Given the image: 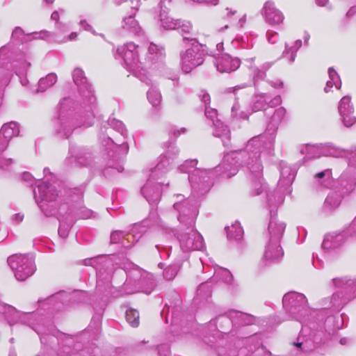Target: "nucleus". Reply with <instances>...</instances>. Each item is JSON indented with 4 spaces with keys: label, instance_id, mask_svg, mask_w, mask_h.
Masks as SVG:
<instances>
[{
    "label": "nucleus",
    "instance_id": "nucleus-43",
    "mask_svg": "<svg viewBox=\"0 0 356 356\" xmlns=\"http://www.w3.org/2000/svg\"><path fill=\"white\" fill-rule=\"evenodd\" d=\"M270 254L272 255V256H273V254H274V250H273V249L272 248H270ZM282 256L283 255H280V256L276 257H272V258H270V257H266V250H264V259L266 261V264L275 262L277 260H279Z\"/></svg>",
    "mask_w": 356,
    "mask_h": 356
},
{
    "label": "nucleus",
    "instance_id": "nucleus-16",
    "mask_svg": "<svg viewBox=\"0 0 356 356\" xmlns=\"http://www.w3.org/2000/svg\"><path fill=\"white\" fill-rule=\"evenodd\" d=\"M241 65L240 60L232 58L225 54L218 56L216 59V66L218 71L221 73H230L236 70Z\"/></svg>",
    "mask_w": 356,
    "mask_h": 356
},
{
    "label": "nucleus",
    "instance_id": "nucleus-27",
    "mask_svg": "<svg viewBox=\"0 0 356 356\" xmlns=\"http://www.w3.org/2000/svg\"><path fill=\"white\" fill-rule=\"evenodd\" d=\"M147 99L153 106H158L161 102V95L156 87H152L147 92Z\"/></svg>",
    "mask_w": 356,
    "mask_h": 356
},
{
    "label": "nucleus",
    "instance_id": "nucleus-20",
    "mask_svg": "<svg viewBox=\"0 0 356 356\" xmlns=\"http://www.w3.org/2000/svg\"><path fill=\"white\" fill-rule=\"evenodd\" d=\"M160 20L161 26L166 30L177 29L180 24V20L172 18L165 12V10H162L161 12Z\"/></svg>",
    "mask_w": 356,
    "mask_h": 356
},
{
    "label": "nucleus",
    "instance_id": "nucleus-21",
    "mask_svg": "<svg viewBox=\"0 0 356 356\" xmlns=\"http://www.w3.org/2000/svg\"><path fill=\"white\" fill-rule=\"evenodd\" d=\"M57 81V76L54 73L48 74L45 77L41 78L38 82V92H44L54 86Z\"/></svg>",
    "mask_w": 356,
    "mask_h": 356
},
{
    "label": "nucleus",
    "instance_id": "nucleus-40",
    "mask_svg": "<svg viewBox=\"0 0 356 356\" xmlns=\"http://www.w3.org/2000/svg\"><path fill=\"white\" fill-rule=\"evenodd\" d=\"M177 270L175 267L170 266L165 269L163 275L167 280H172L177 275Z\"/></svg>",
    "mask_w": 356,
    "mask_h": 356
},
{
    "label": "nucleus",
    "instance_id": "nucleus-17",
    "mask_svg": "<svg viewBox=\"0 0 356 356\" xmlns=\"http://www.w3.org/2000/svg\"><path fill=\"white\" fill-rule=\"evenodd\" d=\"M262 14L266 22L271 25H277L284 20L282 13L279 10L272 1H266L262 10Z\"/></svg>",
    "mask_w": 356,
    "mask_h": 356
},
{
    "label": "nucleus",
    "instance_id": "nucleus-56",
    "mask_svg": "<svg viewBox=\"0 0 356 356\" xmlns=\"http://www.w3.org/2000/svg\"><path fill=\"white\" fill-rule=\"evenodd\" d=\"M131 4H132V8L134 9V13H135L137 10V9L138 8V7L140 6V1L139 0H136L135 1H132Z\"/></svg>",
    "mask_w": 356,
    "mask_h": 356
},
{
    "label": "nucleus",
    "instance_id": "nucleus-9",
    "mask_svg": "<svg viewBox=\"0 0 356 356\" xmlns=\"http://www.w3.org/2000/svg\"><path fill=\"white\" fill-rule=\"evenodd\" d=\"M137 48L135 44L129 42L117 49L118 57L121 58L127 67L133 71H137L138 68Z\"/></svg>",
    "mask_w": 356,
    "mask_h": 356
},
{
    "label": "nucleus",
    "instance_id": "nucleus-46",
    "mask_svg": "<svg viewBox=\"0 0 356 356\" xmlns=\"http://www.w3.org/2000/svg\"><path fill=\"white\" fill-rule=\"evenodd\" d=\"M24 34L23 30L19 27H16L12 33V38L13 39H21L22 36Z\"/></svg>",
    "mask_w": 356,
    "mask_h": 356
},
{
    "label": "nucleus",
    "instance_id": "nucleus-53",
    "mask_svg": "<svg viewBox=\"0 0 356 356\" xmlns=\"http://www.w3.org/2000/svg\"><path fill=\"white\" fill-rule=\"evenodd\" d=\"M280 102H281L280 97L279 96H277L276 97L274 98V99L273 101L268 102V104H269L270 106H273L274 105L280 104Z\"/></svg>",
    "mask_w": 356,
    "mask_h": 356
},
{
    "label": "nucleus",
    "instance_id": "nucleus-25",
    "mask_svg": "<svg viewBox=\"0 0 356 356\" xmlns=\"http://www.w3.org/2000/svg\"><path fill=\"white\" fill-rule=\"evenodd\" d=\"M249 113V110L242 108L238 101L232 107V115L236 118L245 119L248 118Z\"/></svg>",
    "mask_w": 356,
    "mask_h": 356
},
{
    "label": "nucleus",
    "instance_id": "nucleus-15",
    "mask_svg": "<svg viewBox=\"0 0 356 356\" xmlns=\"http://www.w3.org/2000/svg\"><path fill=\"white\" fill-rule=\"evenodd\" d=\"M19 134V125L15 122L4 124L0 129V154L8 146L13 138Z\"/></svg>",
    "mask_w": 356,
    "mask_h": 356
},
{
    "label": "nucleus",
    "instance_id": "nucleus-61",
    "mask_svg": "<svg viewBox=\"0 0 356 356\" xmlns=\"http://www.w3.org/2000/svg\"><path fill=\"white\" fill-rule=\"evenodd\" d=\"M70 102V99H63V102L61 103V106L63 107V108H64V107L67 105H68Z\"/></svg>",
    "mask_w": 356,
    "mask_h": 356
},
{
    "label": "nucleus",
    "instance_id": "nucleus-62",
    "mask_svg": "<svg viewBox=\"0 0 356 356\" xmlns=\"http://www.w3.org/2000/svg\"><path fill=\"white\" fill-rule=\"evenodd\" d=\"M327 0H316V3L321 6H323L326 4Z\"/></svg>",
    "mask_w": 356,
    "mask_h": 356
},
{
    "label": "nucleus",
    "instance_id": "nucleus-52",
    "mask_svg": "<svg viewBox=\"0 0 356 356\" xmlns=\"http://www.w3.org/2000/svg\"><path fill=\"white\" fill-rule=\"evenodd\" d=\"M201 98L202 101L205 104L206 106L210 103V96L209 94L204 92Z\"/></svg>",
    "mask_w": 356,
    "mask_h": 356
},
{
    "label": "nucleus",
    "instance_id": "nucleus-29",
    "mask_svg": "<svg viewBox=\"0 0 356 356\" xmlns=\"http://www.w3.org/2000/svg\"><path fill=\"white\" fill-rule=\"evenodd\" d=\"M213 278H218L226 283H230L232 281V275L225 268H219L216 270Z\"/></svg>",
    "mask_w": 356,
    "mask_h": 356
},
{
    "label": "nucleus",
    "instance_id": "nucleus-26",
    "mask_svg": "<svg viewBox=\"0 0 356 356\" xmlns=\"http://www.w3.org/2000/svg\"><path fill=\"white\" fill-rule=\"evenodd\" d=\"M122 26L123 29L134 33H138L140 29L138 22L134 18L133 15L124 17Z\"/></svg>",
    "mask_w": 356,
    "mask_h": 356
},
{
    "label": "nucleus",
    "instance_id": "nucleus-1",
    "mask_svg": "<svg viewBox=\"0 0 356 356\" xmlns=\"http://www.w3.org/2000/svg\"><path fill=\"white\" fill-rule=\"evenodd\" d=\"M34 196L41 209L45 215L51 216L53 210L58 206V200L60 199L55 186H47L42 183L34 190Z\"/></svg>",
    "mask_w": 356,
    "mask_h": 356
},
{
    "label": "nucleus",
    "instance_id": "nucleus-34",
    "mask_svg": "<svg viewBox=\"0 0 356 356\" xmlns=\"http://www.w3.org/2000/svg\"><path fill=\"white\" fill-rule=\"evenodd\" d=\"M295 300L300 301L302 303L306 302V298L304 295L300 293H289L284 296L283 303L284 305L293 304Z\"/></svg>",
    "mask_w": 356,
    "mask_h": 356
},
{
    "label": "nucleus",
    "instance_id": "nucleus-55",
    "mask_svg": "<svg viewBox=\"0 0 356 356\" xmlns=\"http://www.w3.org/2000/svg\"><path fill=\"white\" fill-rule=\"evenodd\" d=\"M186 129L184 128H182L180 130L173 129L172 130V133L175 137H177L179 135H180L181 132L184 133Z\"/></svg>",
    "mask_w": 356,
    "mask_h": 356
},
{
    "label": "nucleus",
    "instance_id": "nucleus-33",
    "mask_svg": "<svg viewBox=\"0 0 356 356\" xmlns=\"http://www.w3.org/2000/svg\"><path fill=\"white\" fill-rule=\"evenodd\" d=\"M126 318L132 327H137L139 325V313L135 309H127L126 312Z\"/></svg>",
    "mask_w": 356,
    "mask_h": 356
},
{
    "label": "nucleus",
    "instance_id": "nucleus-39",
    "mask_svg": "<svg viewBox=\"0 0 356 356\" xmlns=\"http://www.w3.org/2000/svg\"><path fill=\"white\" fill-rule=\"evenodd\" d=\"M247 165L250 170L254 172H259L262 170L261 165L257 158H255L254 161L252 159L251 162L248 161Z\"/></svg>",
    "mask_w": 356,
    "mask_h": 356
},
{
    "label": "nucleus",
    "instance_id": "nucleus-58",
    "mask_svg": "<svg viewBox=\"0 0 356 356\" xmlns=\"http://www.w3.org/2000/svg\"><path fill=\"white\" fill-rule=\"evenodd\" d=\"M157 50V47L155 44H151L149 47V51L151 53H156Z\"/></svg>",
    "mask_w": 356,
    "mask_h": 356
},
{
    "label": "nucleus",
    "instance_id": "nucleus-59",
    "mask_svg": "<svg viewBox=\"0 0 356 356\" xmlns=\"http://www.w3.org/2000/svg\"><path fill=\"white\" fill-rule=\"evenodd\" d=\"M51 18L54 20H56L57 21L59 18V14L57 11H54L51 15Z\"/></svg>",
    "mask_w": 356,
    "mask_h": 356
},
{
    "label": "nucleus",
    "instance_id": "nucleus-41",
    "mask_svg": "<svg viewBox=\"0 0 356 356\" xmlns=\"http://www.w3.org/2000/svg\"><path fill=\"white\" fill-rule=\"evenodd\" d=\"M205 115L207 118H210L211 122L216 120L217 111L210 107L206 106L205 108Z\"/></svg>",
    "mask_w": 356,
    "mask_h": 356
},
{
    "label": "nucleus",
    "instance_id": "nucleus-49",
    "mask_svg": "<svg viewBox=\"0 0 356 356\" xmlns=\"http://www.w3.org/2000/svg\"><path fill=\"white\" fill-rule=\"evenodd\" d=\"M194 2L205 3L208 5L216 6L218 3V0H193Z\"/></svg>",
    "mask_w": 356,
    "mask_h": 356
},
{
    "label": "nucleus",
    "instance_id": "nucleus-42",
    "mask_svg": "<svg viewBox=\"0 0 356 356\" xmlns=\"http://www.w3.org/2000/svg\"><path fill=\"white\" fill-rule=\"evenodd\" d=\"M124 237L123 233L119 231H115L111 233V242L112 243H119Z\"/></svg>",
    "mask_w": 356,
    "mask_h": 356
},
{
    "label": "nucleus",
    "instance_id": "nucleus-22",
    "mask_svg": "<svg viewBox=\"0 0 356 356\" xmlns=\"http://www.w3.org/2000/svg\"><path fill=\"white\" fill-rule=\"evenodd\" d=\"M226 229L229 238L239 240L243 236V231L238 222H235L231 226L227 227Z\"/></svg>",
    "mask_w": 356,
    "mask_h": 356
},
{
    "label": "nucleus",
    "instance_id": "nucleus-24",
    "mask_svg": "<svg viewBox=\"0 0 356 356\" xmlns=\"http://www.w3.org/2000/svg\"><path fill=\"white\" fill-rule=\"evenodd\" d=\"M301 46L302 41L300 40L295 41L292 46L289 47V44H286V49L283 54L284 57L287 58L289 56V60L290 62L294 61L296 53Z\"/></svg>",
    "mask_w": 356,
    "mask_h": 356
},
{
    "label": "nucleus",
    "instance_id": "nucleus-28",
    "mask_svg": "<svg viewBox=\"0 0 356 356\" xmlns=\"http://www.w3.org/2000/svg\"><path fill=\"white\" fill-rule=\"evenodd\" d=\"M67 32L65 29H60L55 33V40L58 42H65L69 40H74L77 37L76 32H72L69 35H65L64 33Z\"/></svg>",
    "mask_w": 356,
    "mask_h": 356
},
{
    "label": "nucleus",
    "instance_id": "nucleus-4",
    "mask_svg": "<svg viewBox=\"0 0 356 356\" xmlns=\"http://www.w3.org/2000/svg\"><path fill=\"white\" fill-rule=\"evenodd\" d=\"M178 239L183 252L200 251L204 248L203 237L193 227L181 230Z\"/></svg>",
    "mask_w": 356,
    "mask_h": 356
},
{
    "label": "nucleus",
    "instance_id": "nucleus-54",
    "mask_svg": "<svg viewBox=\"0 0 356 356\" xmlns=\"http://www.w3.org/2000/svg\"><path fill=\"white\" fill-rule=\"evenodd\" d=\"M186 204H187L186 202H184V203H177V202H176V203L174 204V207H175V209H177L178 211H181L182 207H185Z\"/></svg>",
    "mask_w": 356,
    "mask_h": 356
},
{
    "label": "nucleus",
    "instance_id": "nucleus-32",
    "mask_svg": "<svg viewBox=\"0 0 356 356\" xmlns=\"http://www.w3.org/2000/svg\"><path fill=\"white\" fill-rule=\"evenodd\" d=\"M253 58L247 59L246 62L249 63V68L253 75L254 79H264L266 76L265 71L262 69H259L257 66L252 63Z\"/></svg>",
    "mask_w": 356,
    "mask_h": 356
},
{
    "label": "nucleus",
    "instance_id": "nucleus-64",
    "mask_svg": "<svg viewBox=\"0 0 356 356\" xmlns=\"http://www.w3.org/2000/svg\"><path fill=\"white\" fill-rule=\"evenodd\" d=\"M216 47H217V50L218 51H222L223 49V44L221 42V43H218L217 45H216Z\"/></svg>",
    "mask_w": 356,
    "mask_h": 356
},
{
    "label": "nucleus",
    "instance_id": "nucleus-12",
    "mask_svg": "<svg viewBox=\"0 0 356 356\" xmlns=\"http://www.w3.org/2000/svg\"><path fill=\"white\" fill-rule=\"evenodd\" d=\"M54 126L58 134L68 137L72 133V131L75 128L80 127L81 124L75 121L71 114L62 111Z\"/></svg>",
    "mask_w": 356,
    "mask_h": 356
},
{
    "label": "nucleus",
    "instance_id": "nucleus-13",
    "mask_svg": "<svg viewBox=\"0 0 356 356\" xmlns=\"http://www.w3.org/2000/svg\"><path fill=\"white\" fill-rule=\"evenodd\" d=\"M338 111L346 127H350L355 124L356 117L354 115V108L350 97L344 96L341 98L339 104Z\"/></svg>",
    "mask_w": 356,
    "mask_h": 356
},
{
    "label": "nucleus",
    "instance_id": "nucleus-19",
    "mask_svg": "<svg viewBox=\"0 0 356 356\" xmlns=\"http://www.w3.org/2000/svg\"><path fill=\"white\" fill-rule=\"evenodd\" d=\"M329 79L327 81L326 86L324 88L325 92H328L334 86L337 89H340L341 86V81L337 72L333 67L328 69Z\"/></svg>",
    "mask_w": 356,
    "mask_h": 356
},
{
    "label": "nucleus",
    "instance_id": "nucleus-47",
    "mask_svg": "<svg viewBox=\"0 0 356 356\" xmlns=\"http://www.w3.org/2000/svg\"><path fill=\"white\" fill-rule=\"evenodd\" d=\"M13 161L11 159H6L3 157L0 158V168H6L11 165Z\"/></svg>",
    "mask_w": 356,
    "mask_h": 356
},
{
    "label": "nucleus",
    "instance_id": "nucleus-18",
    "mask_svg": "<svg viewBox=\"0 0 356 356\" xmlns=\"http://www.w3.org/2000/svg\"><path fill=\"white\" fill-rule=\"evenodd\" d=\"M344 241L343 236L341 234H327L322 243L325 250H331L339 247Z\"/></svg>",
    "mask_w": 356,
    "mask_h": 356
},
{
    "label": "nucleus",
    "instance_id": "nucleus-31",
    "mask_svg": "<svg viewBox=\"0 0 356 356\" xmlns=\"http://www.w3.org/2000/svg\"><path fill=\"white\" fill-rule=\"evenodd\" d=\"M286 114V111L284 108L280 107L275 110L273 114L270 118V123L273 127H277L284 119Z\"/></svg>",
    "mask_w": 356,
    "mask_h": 356
},
{
    "label": "nucleus",
    "instance_id": "nucleus-45",
    "mask_svg": "<svg viewBox=\"0 0 356 356\" xmlns=\"http://www.w3.org/2000/svg\"><path fill=\"white\" fill-rule=\"evenodd\" d=\"M10 53L9 46H3L0 49V61L3 60Z\"/></svg>",
    "mask_w": 356,
    "mask_h": 356
},
{
    "label": "nucleus",
    "instance_id": "nucleus-35",
    "mask_svg": "<svg viewBox=\"0 0 356 356\" xmlns=\"http://www.w3.org/2000/svg\"><path fill=\"white\" fill-rule=\"evenodd\" d=\"M284 201V197L281 194L270 193L268 195V202L270 207L276 208Z\"/></svg>",
    "mask_w": 356,
    "mask_h": 356
},
{
    "label": "nucleus",
    "instance_id": "nucleus-37",
    "mask_svg": "<svg viewBox=\"0 0 356 356\" xmlns=\"http://www.w3.org/2000/svg\"><path fill=\"white\" fill-rule=\"evenodd\" d=\"M341 203V197L335 193L330 194L326 200L325 204L332 208L338 207Z\"/></svg>",
    "mask_w": 356,
    "mask_h": 356
},
{
    "label": "nucleus",
    "instance_id": "nucleus-11",
    "mask_svg": "<svg viewBox=\"0 0 356 356\" xmlns=\"http://www.w3.org/2000/svg\"><path fill=\"white\" fill-rule=\"evenodd\" d=\"M242 152H232L225 156L222 163L216 168L217 172L227 177L235 175L238 171V161L243 157Z\"/></svg>",
    "mask_w": 356,
    "mask_h": 356
},
{
    "label": "nucleus",
    "instance_id": "nucleus-30",
    "mask_svg": "<svg viewBox=\"0 0 356 356\" xmlns=\"http://www.w3.org/2000/svg\"><path fill=\"white\" fill-rule=\"evenodd\" d=\"M269 97L266 95H258L255 97L253 106L251 108L252 111H257L261 109H264L267 101L269 99Z\"/></svg>",
    "mask_w": 356,
    "mask_h": 356
},
{
    "label": "nucleus",
    "instance_id": "nucleus-38",
    "mask_svg": "<svg viewBox=\"0 0 356 356\" xmlns=\"http://www.w3.org/2000/svg\"><path fill=\"white\" fill-rule=\"evenodd\" d=\"M179 29L184 38H188L187 35L189 34L192 30V25L189 22H181L177 28Z\"/></svg>",
    "mask_w": 356,
    "mask_h": 356
},
{
    "label": "nucleus",
    "instance_id": "nucleus-51",
    "mask_svg": "<svg viewBox=\"0 0 356 356\" xmlns=\"http://www.w3.org/2000/svg\"><path fill=\"white\" fill-rule=\"evenodd\" d=\"M30 66V63H28V62H24L23 63H22V67H20V69L19 70V73H21V74H23L24 73L26 70L29 68V67Z\"/></svg>",
    "mask_w": 356,
    "mask_h": 356
},
{
    "label": "nucleus",
    "instance_id": "nucleus-7",
    "mask_svg": "<svg viewBox=\"0 0 356 356\" xmlns=\"http://www.w3.org/2000/svg\"><path fill=\"white\" fill-rule=\"evenodd\" d=\"M166 163H169L168 160L161 161L157 164L155 169L152 171L151 177L141 189L143 195L149 202H154L159 200L161 194L160 183H154V177L157 175L159 171L162 170Z\"/></svg>",
    "mask_w": 356,
    "mask_h": 356
},
{
    "label": "nucleus",
    "instance_id": "nucleus-44",
    "mask_svg": "<svg viewBox=\"0 0 356 356\" xmlns=\"http://www.w3.org/2000/svg\"><path fill=\"white\" fill-rule=\"evenodd\" d=\"M79 25L82 27L85 31H90L93 34H96L95 31L93 30L91 25H90L86 20H81L79 22Z\"/></svg>",
    "mask_w": 356,
    "mask_h": 356
},
{
    "label": "nucleus",
    "instance_id": "nucleus-5",
    "mask_svg": "<svg viewBox=\"0 0 356 356\" xmlns=\"http://www.w3.org/2000/svg\"><path fill=\"white\" fill-rule=\"evenodd\" d=\"M204 62V51L198 45L188 47L180 52V67L184 73H189Z\"/></svg>",
    "mask_w": 356,
    "mask_h": 356
},
{
    "label": "nucleus",
    "instance_id": "nucleus-48",
    "mask_svg": "<svg viewBox=\"0 0 356 356\" xmlns=\"http://www.w3.org/2000/svg\"><path fill=\"white\" fill-rule=\"evenodd\" d=\"M92 211L89 209H84L83 211L79 214V217L81 218H89L92 216Z\"/></svg>",
    "mask_w": 356,
    "mask_h": 356
},
{
    "label": "nucleus",
    "instance_id": "nucleus-63",
    "mask_svg": "<svg viewBox=\"0 0 356 356\" xmlns=\"http://www.w3.org/2000/svg\"><path fill=\"white\" fill-rule=\"evenodd\" d=\"M236 13V11L235 10H229L227 9V15L229 17L232 15H234V14Z\"/></svg>",
    "mask_w": 356,
    "mask_h": 356
},
{
    "label": "nucleus",
    "instance_id": "nucleus-3",
    "mask_svg": "<svg viewBox=\"0 0 356 356\" xmlns=\"http://www.w3.org/2000/svg\"><path fill=\"white\" fill-rule=\"evenodd\" d=\"M286 225L283 222L277 220L276 218H272L268 225L269 241L266 246V256L270 257V248L274 250L273 257L283 255L284 252L280 245V239L285 230Z\"/></svg>",
    "mask_w": 356,
    "mask_h": 356
},
{
    "label": "nucleus",
    "instance_id": "nucleus-60",
    "mask_svg": "<svg viewBox=\"0 0 356 356\" xmlns=\"http://www.w3.org/2000/svg\"><path fill=\"white\" fill-rule=\"evenodd\" d=\"M122 149L124 151L125 153L128 152L129 147L127 143L123 142L121 145Z\"/></svg>",
    "mask_w": 356,
    "mask_h": 356
},
{
    "label": "nucleus",
    "instance_id": "nucleus-57",
    "mask_svg": "<svg viewBox=\"0 0 356 356\" xmlns=\"http://www.w3.org/2000/svg\"><path fill=\"white\" fill-rule=\"evenodd\" d=\"M268 41L270 42H271L272 44L275 43L277 39V34H275V35H272L271 37L269 36V35H268Z\"/></svg>",
    "mask_w": 356,
    "mask_h": 356
},
{
    "label": "nucleus",
    "instance_id": "nucleus-10",
    "mask_svg": "<svg viewBox=\"0 0 356 356\" xmlns=\"http://www.w3.org/2000/svg\"><path fill=\"white\" fill-rule=\"evenodd\" d=\"M310 149L317 153V156H331L334 158L347 157L354 152L356 153V149L353 150L346 149L333 144H321L310 147Z\"/></svg>",
    "mask_w": 356,
    "mask_h": 356
},
{
    "label": "nucleus",
    "instance_id": "nucleus-36",
    "mask_svg": "<svg viewBox=\"0 0 356 356\" xmlns=\"http://www.w3.org/2000/svg\"><path fill=\"white\" fill-rule=\"evenodd\" d=\"M108 124L110 127L118 132L121 134L122 136H125L127 134V130L121 121L117 120L115 119H112L108 121Z\"/></svg>",
    "mask_w": 356,
    "mask_h": 356
},
{
    "label": "nucleus",
    "instance_id": "nucleus-23",
    "mask_svg": "<svg viewBox=\"0 0 356 356\" xmlns=\"http://www.w3.org/2000/svg\"><path fill=\"white\" fill-rule=\"evenodd\" d=\"M213 124L215 127L213 134L216 136L225 138H229V130L228 129L227 127L221 121L218 119H216V120H213Z\"/></svg>",
    "mask_w": 356,
    "mask_h": 356
},
{
    "label": "nucleus",
    "instance_id": "nucleus-2",
    "mask_svg": "<svg viewBox=\"0 0 356 356\" xmlns=\"http://www.w3.org/2000/svg\"><path fill=\"white\" fill-rule=\"evenodd\" d=\"M8 263L19 281L25 280L35 270L33 259L28 254H13L8 258Z\"/></svg>",
    "mask_w": 356,
    "mask_h": 356
},
{
    "label": "nucleus",
    "instance_id": "nucleus-6",
    "mask_svg": "<svg viewBox=\"0 0 356 356\" xmlns=\"http://www.w3.org/2000/svg\"><path fill=\"white\" fill-rule=\"evenodd\" d=\"M197 161L195 159L186 161L180 167L181 171L189 174L188 179L193 188H203L210 181V171L196 168Z\"/></svg>",
    "mask_w": 356,
    "mask_h": 356
},
{
    "label": "nucleus",
    "instance_id": "nucleus-50",
    "mask_svg": "<svg viewBox=\"0 0 356 356\" xmlns=\"http://www.w3.org/2000/svg\"><path fill=\"white\" fill-rule=\"evenodd\" d=\"M12 219L16 223H19L23 220L24 215L22 213H16L12 217Z\"/></svg>",
    "mask_w": 356,
    "mask_h": 356
},
{
    "label": "nucleus",
    "instance_id": "nucleus-14",
    "mask_svg": "<svg viewBox=\"0 0 356 356\" xmlns=\"http://www.w3.org/2000/svg\"><path fill=\"white\" fill-rule=\"evenodd\" d=\"M0 312H2L6 318L10 325L19 322L23 323H29V320L32 318V313H22L17 311L15 307L10 305H1Z\"/></svg>",
    "mask_w": 356,
    "mask_h": 356
},
{
    "label": "nucleus",
    "instance_id": "nucleus-8",
    "mask_svg": "<svg viewBox=\"0 0 356 356\" xmlns=\"http://www.w3.org/2000/svg\"><path fill=\"white\" fill-rule=\"evenodd\" d=\"M72 77L75 84L82 87L81 94L83 98L84 108L86 109L88 108V111H91L96 99L90 87L86 84L87 81L84 72L81 68H75L72 73Z\"/></svg>",
    "mask_w": 356,
    "mask_h": 356
}]
</instances>
